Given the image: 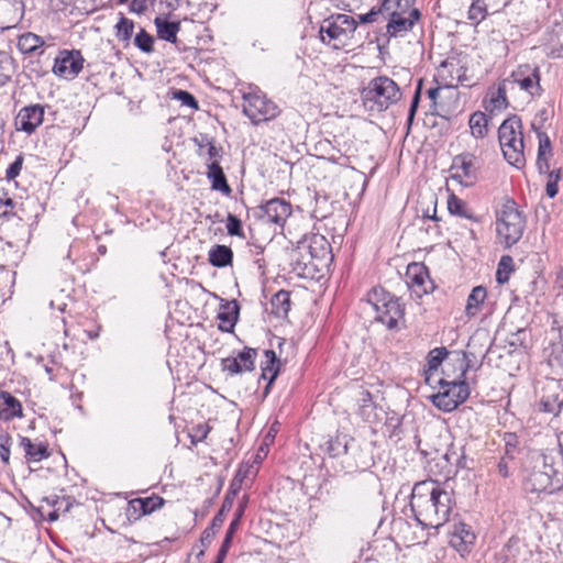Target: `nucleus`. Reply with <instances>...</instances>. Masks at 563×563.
Listing matches in <instances>:
<instances>
[{
  "label": "nucleus",
  "mask_w": 563,
  "mask_h": 563,
  "mask_svg": "<svg viewBox=\"0 0 563 563\" xmlns=\"http://www.w3.org/2000/svg\"><path fill=\"white\" fill-rule=\"evenodd\" d=\"M173 98L180 101L183 106L191 109H198V101L192 93L187 90L177 89L173 92Z\"/></svg>",
  "instance_id": "obj_50"
},
{
  "label": "nucleus",
  "mask_w": 563,
  "mask_h": 563,
  "mask_svg": "<svg viewBox=\"0 0 563 563\" xmlns=\"http://www.w3.org/2000/svg\"><path fill=\"white\" fill-rule=\"evenodd\" d=\"M420 16L421 13L418 9L411 10L408 15H400L395 12L390 13V15H386V35L389 37L405 36L412 30L415 23L419 21Z\"/></svg>",
  "instance_id": "obj_15"
},
{
  "label": "nucleus",
  "mask_w": 563,
  "mask_h": 563,
  "mask_svg": "<svg viewBox=\"0 0 563 563\" xmlns=\"http://www.w3.org/2000/svg\"><path fill=\"white\" fill-rule=\"evenodd\" d=\"M14 71L13 59L7 53L0 51V87L10 81Z\"/></svg>",
  "instance_id": "obj_37"
},
{
  "label": "nucleus",
  "mask_w": 563,
  "mask_h": 563,
  "mask_svg": "<svg viewBox=\"0 0 563 563\" xmlns=\"http://www.w3.org/2000/svg\"><path fill=\"white\" fill-rule=\"evenodd\" d=\"M22 14V0H0V24H7L2 27H8L10 23L19 22Z\"/></svg>",
  "instance_id": "obj_21"
},
{
  "label": "nucleus",
  "mask_w": 563,
  "mask_h": 563,
  "mask_svg": "<svg viewBox=\"0 0 563 563\" xmlns=\"http://www.w3.org/2000/svg\"><path fill=\"white\" fill-rule=\"evenodd\" d=\"M468 125L474 137L483 139L487 134L488 120L484 112L476 111L470 117Z\"/></svg>",
  "instance_id": "obj_34"
},
{
  "label": "nucleus",
  "mask_w": 563,
  "mask_h": 563,
  "mask_svg": "<svg viewBox=\"0 0 563 563\" xmlns=\"http://www.w3.org/2000/svg\"><path fill=\"white\" fill-rule=\"evenodd\" d=\"M563 172L561 169L549 173L545 191L549 198H554L559 192L558 183L562 179Z\"/></svg>",
  "instance_id": "obj_48"
},
{
  "label": "nucleus",
  "mask_w": 563,
  "mask_h": 563,
  "mask_svg": "<svg viewBox=\"0 0 563 563\" xmlns=\"http://www.w3.org/2000/svg\"><path fill=\"white\" fill-rule=\"evenodd\" d=\"M415 1L416 0H384L383 10H385L386 15H390L393 12L400 15H408L410 11L415 9Z\"/></svg>",
  "instance_id": "obj_35"
},
{
  "label": "nucleus",
  "mask_w": 563,
  "mask_h": 563,
  "mask_svg": "<svg viewBox=\"0 0 563 563\" xmlns=\"http://www.w3.org/2000/svg\"><path fill=\"white\" fill-rule=\"evenodd\" d=\"M545 351L549 365L563 371V338L559 332L552 330V338Z\"/></svg>",
  "instance_id": "obj_25"
},
{
  "label": "nucleus",
  "mask_w": 563,
  "mask_h": 563,
  "mask_svg": "<svg viewBox=\"0 0 563 563\" xmlns=\"http://www.w3.org/2000/svg\"><path fill=\"white\" fill-rule=\"evenodd\" d=\"M134 45L143 53L150 54L154 49V37L141 29L134 37Z\"/></svg>",
  "instance_id": "obj_42"
},
{
  "label": "nucleus",
  "mask_w": 563,
  "mask_h": 563,
  "mask_svg": "<svg viewBox=\"0 0 563 563\" xmlns=\"http://www.w3.org/2000/svg\"><path fill=\"white\" fill-rule=\"evenodd\" d=\"M487 296L486 288L483 286H476L472 289L471 294L467 297V302L465 307V314L468 318L475 317Z\"/></svg>",
  "instance_id": "obj_29"
},
{
  "label": "nucleus",
  "mask_w": 563,
  "mask_h": 563,
  "mask_svg": "<svg viewBox=\"0 0 563 563\" xmlns=\"http://www.w3.org/2000/svg\"><path fill=\"white\" fill-rule=\"evenodd\" d=\"M362 95L365 102H373L376 106L377 111L386 110L401 98L398 85L387 76L372 79L363 89Z\"/></svg>",
  "instance_id": "obj_7"
},
{
  "label": "nucleus",
  "mask_w": 563,
  "mask_h": 563,
  "mask_svg": "<svg viewBox=\"0 0 563 563\" xmlns=\"http://www.w3.org/2000/svg\"><path fill=\"white\" fill-rule=\"evenodd\" d=\"M379 16L386 18V12L383 10V3L378 8H372L369 12L365 13V21L368 23L378 21Z\"/></svg>",
  "instance_id": "obj_58"
},
{
  "label": "nucleus",
  "mask_w": 563,
  "mask_h": 563,
  "mask_svg": "<svg viewBox=\"0 0 563 563\" xmlns=\"http://www.w3.org/2000/svg\"><path fill=\"white\" fill-rule=\"evenodd\" d=\"M147 9V0H132L130 4V10L137 14H142Z\"/></svg>",
  "instance_id": "obj_60"
},
{
  "label": "nucleus",
  "mask_w": 563,
  "mask_h": 563,
  "mask_svg": "<svg viewBox=\"0 0 563 563\" xmlns=\"http://www.w3.org/2000/svg\"><path fill=\"white\" fill-rule=\"evenodd\" d=\"M85 59L79 51H60L55 58L53 73L65 79H74L81 71Z\"/></svg>",
  "instance_id": "obj_12"
},
{
  "label": "nucleus",
  "mask_w": 563,
  "mask_h": 563,
  "mask_svg": "<svg viewBox=\"0 0 563 563\" xmlns=\"http://www.w3.org/2000/svg\"><path fill=\"white\" fill-rule=\"evenodd\" d=\"M406 277L408 287L418 298L434 289L433 282L430 279L428 269L423 264H409Z\"/></svg>",
  "instance_id": "obj_14"
},
{
  "label": "nucleus",
  "mask_w": 563,
  "mask_h": 563,
  "mask_svg": "<svg viewBox=\"0 0 563 563\" xmlns=\"http://www.w3.org/2000/svg\"><path fill=\"white\" fill-rule=\"evenodd\" d=\"M510 78L514 84L531 97L541 95L539 67L529 64L520 65L512 71Z\"/></svg>",
  "instance_id": "obj_13"
},
{
  "label": "nucleus",
  "mask_w": 563,
  "mask_h": 563,
  "mask_svg": "<svg viewBox=\"0 0 563 563\" xmlns=\"http://www.w3.org/2000/svg\"><path fill=\"white\" fill-rule=\"evenodd\" d=\"M216 533L217 532L214 530L210 529L209 527L206 528L200 538L202 545L208 547L211 543V541L213 540Z\"/></svg>",
  "instance_id": "obj_62"
},
{
  "label": "nucleus",
  "mask_w": 563,
  "mask_h": 563,
  "mask_svg": "<svg viewBox=\"0 0 563 563\" xmlns=\"http://www.w3.org/2000/svg\"><path fill=\"white\" fill-rule=\"evenodd\" d=\"M468 20L478 25L487 15V5L484 0H473L468 9Z\"/></svg>",
  "instance_id": "obj_39"
},
{
  "label": "nucleus",
  "mask_w": 563,
  "mask_h": 563,
  "mask_svg": "<svg viewBox=\"0 0 563 563\" xmlns=\"http://www.w3.org/2000/svg\"><path fill=\"white\" fill-rule=\"evenodd\" d=\"M20 446L24 451V456L27 462H40L48 457V448L44 443H33L31 439L22 437L20 440Z\"/></svg>",
  "instance_id": "obj_26"
},
{
  "label": "nucleus",
  "mask_w": 563,
  "mask_h": 563,
  "mask_svg": "<svg viewBox=\"0 0 563 563\" xmlns=\"http://www.w3.org/2000/svg\"><path fill=\"white\" fill-rule=\"evenodd\" d=\"M23 165L22 155L16 156L13 163H11L7 169L5 178L7 180H13L20 174Z\"/></svg>",
  "instance_id": "obj_57"
},
{
  "label": "nucleus",
  "mask_w": 563,
  "mask_h": 563,
  "mask_svg": "<svg viewBox=\"0 0 563 563\" xmlns=\"http://www.w3.org/2000/svg\"><path fill=\"white\" fill-rule=\"evenodd\" d=\"M350 440L346 437H338L334 441L329 442L328 453L332 457H336L342 453L346 454L349 451Z\"/></svg>",
  "instance_id": "obj_47"
},
{
  "label": "nucleus",
  "mask_w": 563,
  "mask_h": 563,
  "mask_svg": "<svg viewBox=\"0 0 563 563\" xmlns=\"http://www.w3.org/2000/svg\"><path fill=\"white\" fill-rule=\"evenodd\" d=\"M22 405L9 391H0V418L3 420H11L13 418H21Z\"/></svg>",
  "instance_id": "obj_24"
},
{
  "label": "nucleus",
  "mask_w": 563,
  "mask_h": 563,
  "mask_svg": "<svg viewBox=\"0 0 563 563\" xmlns=\"http://www.w3.org/2000/svg\"><path fill=\"white\" fill-rule=\"evenodd\" d=\"M503 441L505 443V456L514 460L520 451L518 435L515 432H505Z\"/></svg>",
  "instance_id": "obj_41"
},
{
  "label": "nucleus",
  "mask_w": 563,
  "mask_h": 563,
  "mask_svg": "<svg viewBox=\"0 0 563 563\" xmlns=\"http://www.w3.org/2000/svg\"><path fill=\"white\" fill-rule=\"evenodd\" d=\"M519 133H522L520 118L512 115L506 119L498 129V141L500 147L517 141Z\"/></svg>",
  "instance_id": "obj_20"
},
{
  "label": "nucleus",
  "mask_w": 563,
  "mask_h": 563,
  "mask_svg": "<svg viewBox=\"0 0 563 563\" xmlns=\"http://www.w3.org/2000/svg\"><path fill=\"white\" fill-rule=\"evenodd\" d=\"M243 514H244V505L241 504L238 507V509L235 510L233 520L229 525V528H228V530L225 532V537H224V539L222 541V544H224L227 547H231L233 536H234L238 527L240 526V521H241V518H242Z\"/></svg>",
  "instance_id": "obj_43"
},
{
  "label": "nucleus",
  "mask_w": 563,
  "mask_h": 563,
  "mask_svg": "<svg viewBox=\"0 0 563 563\" xmlns=\"http://www.w3.org/2000/svg\"><path fill=\"white\" fill-rule=\"evenodd\" d=\"M227 230H228L229 235H232V236H242L243 235L242 222L236 216H234L232 213L228 214Z\"/></svg>",
  "instance_id": "obj_53"
},
{
  "label": "nucleus",
  "mask_w": 563,
  "mask_h": 563,
  "mask_svg": "<svg viewBox=\"0 0 563 563\" xmlns=\"http://www.w3.org/2000/svg\"><path fill=\"white\" fill-rule=\"evenodd\" d=\"M409 506L419 525L438 529L450 518L452 494L435 481H422L412 487Z\"/></svg>",
  "instance_id": "obj_1"
},
{
  "label": "nucleus",
  "mask_w": 563,
  "mask_h": 563,
  "mask_svg": "<svg viewBox=\"0 0 563 563\" xmlns=\"http://www.w3.org/2000/svg\"><path fill=\"white\" fill-rule=\"evenodd\" d=\"M367 301L376 312V320L385 324L389 330L398 329L399 323L405 321V307L400 299L386 291L384 288L375 287L367 294Z\"/></svg>",
  "instance_id": "obj_4"
},
{
  "label": "nucleus",
  "mask_w": 563,
  "mask_h": 563,
  "mask_svg": "<svg viewBox=\"0 0 563 563\" xmlns=\"http://www.w3.org/2000/svg\"><path fill=\"white\" fill-rule=\"evenodd\" d=\"M460 537H464L466 542H475L476 537L471 527L464 522H459L453 526V530L450 532Z\"/></svg>",
  "instance_id": "obj_52"
},
{
  "label": "nucleus",
  "mask_w": 563,
  "mask_h": 563,
  "mask_svg": "<svg viewBox=\"0 0 563 563\" xmlns=\"http://www.w3.org/2000/svg\"><path fill=\"white\" fill-rule=\"evenodd\" d=\"M448 210L451 214L457 216L460 218H464L472 221L478 220V218L467 208L466 202L456 197L455 195H451L449 197Z\"/></svg>",
  "instance_id": "obj_32"
},
{
  "label": "nucleus",
  "mask_w": 563,
  "mask_h": 563,
  "mask_svg": "<svg viewBox=\"0 0 563 563\" xmlns=\"http://www.w3.org/2000/svg\"><path fill=\"white\" fill-rule=\"evenodd\" d=\"M264 355L266 362L262 365V378L267 380L263 391V396L266 397L269 393L271 386L278 375L280 361L277 358L276 353L273 350H265Z\"/></svg>",
  "instance_id": "obj_22"
},
{
  "label": "nucleus",
  "mask_w": 563,
  "mask_h": 563,
  "mask_svg": "<svg viewBox=\"0 0 563 563\" xmlns=\"http://www.w3.org/2000/svg\"><path fill=\"white\" fill-rule=\"evenodd\" d=\"M512 271V258L505 255L500 258L498 269L496 273V279L499 284L508 282L509 274Z\"/></svg>",
  "instance_id": "obj_46"
},
{
  "label": "nucleus",
  "mask_w": 563,
  "mask_h": 563,
  "mask_svg": "<svg viewBox=\"0 0 563 563\" xmlns=\"http://www.w3.org/2000/svg\"><path fill=\"white\" fill-rule=\"evenodd\" d=\"M223 522H224V515L217 512V515L213 517L209 528L217 532L222 527Z\"/></svg>",
  "instance_id": "obj_64"
},
{
  "label": "nucleus",
  "mask_w": 563,
  "mask_h": 563,
  "mask_svg": "<svg viewBox=\"0 0 563 563\" xmlns=\"http://www.w3.org/2000/svg\"><path fill=\"white\" fill-rule=\"evenodd\" d=\"M355 30L354 19L347 14L339 13L322 21L319 34L322 43L334 49H340L346 45Z\"/></svg>",
  "instance_id": "obj_6"
},
{
  "label": "nucleus",
  "mask_w": 563,
  "mask_h": 563,
  "mask_svg": "<svg viewBox=\"0 0 563 563\" xmlns=\"http://www.w3.org/2000/svg\"><path fill=\"white\" fill-rule=\"evenodd\" d=\"M232 506H233V496H231L230 494H227L225 497L223 498L221 508L219 509L218 512L225 516V514L231 510Z\"/></svg>",
  "instance_id": "obj_63"
},
{
  "label": "nucleus",
  "mask_w": 563,
  "mask_h": 563,
  "mask_svg": "<svg viewBox=\"0 0 563 563\" xmlns=\"http://www.w3.org/2000/svg\"><path fill=\"white\" fill-rule=\"evenodd\" d=\"M44 42L42 37L32 33H27L21 36L19 41L20 49L26 53L34 52L37 47L42 46Z\"/></svg>",
  "instance_id": "obj_44"
},
{
  "label": "nucleus",
  "mask_w": 563,
  "mask_h": 563,
  "mask_svg": "<svg viewBox=\"0 0 563 563\" xmlns=\"http://www.w3.org/2000/svg\"><path fill=\"white\" fill-rule=\"evenodd\" d=\"M478 161L472 153H462L453 158L451 178L468 187L477 179Z\"/></svg>",
  "instance_id": "obj_10"
},
{
  "label": "nucleus",
  "mask_w": 563,
  "mask_h": 563,
  "mask_svg": "<svg viewBox=\"0 0 563 563\" xmlns=\"http://www.w3.org/2000/svg\"><path fill=\"white\" fill-rule=\"evenodd\" d=\"M240 307L236 300H221L218 319L220 320L219 329L224 332H231L239 320Z\"/></svg>",
  "instance_id": "obj_19"
},
{
  "label": "nucleus",
  "mask_w": 563,
  "mask_h": 563,
  "mask_svg": "<svg viewBox=\"0 0 563 563\" xmlns=\"http://www.w3.org/2000/svg\"><path fill=\"white\" fill-rule=\"evenodd\" d=\"M523 136L519 133L518 140L509 145L501 146V151L505 159L514 167L520 169L526 165V158L523 154Z\"/></svg>",
  "instance_id": "obj_23"
},
{
  "label": "nucleus",
  "mask_w": 563,
  "mask_h": 563,
  "mask_svg": "<svg viewBox=\"0 0 563 563\" xmlns=\"http://www.w3.org/2000/svg\"><path fill=\"white\" fill-rule=\"evenodd\" d=\"M11 439L8 434H0V457L4 464H9Z\"/></svg>",
  "instance_id": "obj_56"
},
{
  "label": "nucleus",
  "mask_w": 563,
  "mask_h": 563,
  "mask_svg": "<svg viewBox=\"0 0 563 563\" xmlns=\"http://www.w3.org/2000/svg\"><path fill=\"white\" fill-rule=\"evenodd\" d=\"M267 221L283 227L287 218L291 214V205L282 198L268 200L262 207Z\"/></svg>",
  "instance_id": "obj_18"
},
{
  "label": "nucleus",
  "mask_w": 563,
  "mask_h": 563,
  "mask_svg": "<svg viewBox=\"0 0 563 563\" xmlns=\"http://www.w3.org/2000/svg\"><path fill=\"white\" fill-rule=\"evenodd\" d=\"M507 460H510L509 457L503 456L497 465L498 467V474L507 478L510 475L509 466Z\"/></svg>",
  "instance_id": "obj_61"
},
{
  "label": "nucleus",
  "mask_w": 563,
  "mask_h": 563,
  "mask_svg": "<svg viewBox=\"0 0 563 563\" xmlns=\"http://www.w3.org/2000/svg\"><path fill=\"white\" fill-rule=\"evenodd\" d=\"M133 503H137L140 505V509L143 515H148L162 508L165 500L159 496L153 495L147 498H136Z\"/></svg>",
  "instance_id": "obj_40"
},
{
  "label": "nucleus",
  "mask_w": 563,
  "mask_h": 563,
  "mask_svg": "<svg viewBox=\"0 0 563 563\" xmlns=\"http://www.w3.org/2000/svg\"><path fill=\"white\" fill-rule=\"evenodd\" d=\"M441 67L450 68L449 71H450L451 78L452 79L456 78V80L461 84L464 82L465 79L460 74V71L462 70V67H460L459 64L455 63L454 59H446V60L442 62Z\"/></svg>",
  "instance_id": "obj_55"
},
{
  "label": "nucleus",
  "mask_w": 563,
  "mask_h": 563,
  "mask_svg": "<svg viewBox=\"0 0 563 563\" xmlns=\"http://www.w3.org/2000/svg\"><path fill=\"white\" fill-rule=\"evenodd\" d=\"M154 23L156 26L157 36L161 40H164L173 44L177 42V33L180 30L179 21H168L166 19L157 16L155 18Z\"/></svg>",
  "instance_id": "obj_27"
},
{
  "label": "nucleus",
  "mask_w": 563,
  "mask_h": 563,
  "mask_svg": "<svg viewBox=\"0 0 563 563\" xmlns=\"http://www.w3.org/2000/svg\"><path fill=\"white\" fill-rule=\"evenodd\" d=\"M192 142L198 147L197 155L199 157L205 156L203 150L206 146L208 147V163H206V175L211 184V189L214 191H220L225 196H229L232 189L228 184L222 167L220 166V161L223 156L222 146L217 145L214 139L208 134H200L199 136L194 137Z\"/></svg>",
  "instance_id": "obj_3"
},
{
  "label": "nucleus",
  "mask_w": 563,
  "mask_h": 563,
  "mask_svg": "<svg viewBox=\"0 0 563 563\" xmlns=\"http://www.w3.org/2000/svg\"><path fill=\"white\" fill-rule=\"evenodd\" d=\"M449 543L452 548H454L460 553V555L462 558H464L471 552L475 542H473V541L466 542L464 537H460V536L450 533Z\"/></svg>",
  "instance_id": "obj_45"
},
{
  "label": "nucleus",
  "mask_w": 563,
  "mask_h": 563,
  "mask_svg": "<svg viewBox=\"0 0 563 563\" xmlns=\"http://www.w3.org/2000/svg\"><path fill=\"white\" fill-rule=\"evenodd\" d=\"M243 113L253 124H258L275 119L279 114V108L256 88L243 95Z\"/></svg>",
  "instance_id": "obj_8"
},
{
  "label": "nucleus",
  "mask_w": 563,
  "mask_h": 563,
  "mask_svg": "<svg viewBox=\"0 0 563 563\" xmlns=\"http://www.w3.org/2000/svg\"><path fill=\"white\" fill-rule=\"evenodd\" d=\"M441 390L431 396L432 404L439 409L450 412L463 404L470 396L468 385L464 380H445L440 378Z\"/></svg>",
  "instance_id": "obj_9"
},
{
  "label": "nucleus",
  "mask_w": 563,
  "mask_h": 563,
  "mask_svg": "<svg viewBox=\"0 0 563 563\" xmlns=\"http://www.w3.org/2000/svg\"><path fill=\"white\" fill-rule=\"evenodd\" d=\"M421 87H422V79L419 80L418 86L415 91V95H413V98L411 100V104L409 108V111H411V117H415L416 112L418 110L420 97H421Z\"/></svg>",
  "instance_id": "obj_59"
},
{
  "label": "nucleus",
  "mask_w": 563,
  "mask_h": 563,
  "mask_svg": "<svg viewBox=\"0 0 563 563\" xmlns=\"http://www.w3.org/2000/svg\"><path fill=\"white\" fill-rule=\"evenodd\" d=\"M489 102L492 104V111L495 109H505L508 106L505 87L499 86L497 90L493 93Z\"/></svg>",
  "instance_id": "obj_51"
},
{
  "label": "nucleus",
  "mask_w": 563,
  "mask_h": 563,
  "mask_svg": "<svg viewBox=\"0 0 563 563\" xmlns=\"http://www.w3.org/2000/svg\"><path fill=\"white\" fill-rule=\"evenodd\" d=\"M257 351L252 347H244L235 357H225L221 361L223 371L231 375L251 372L255 367Z\"/></svg>",
  "instance_id": "obj_16"
},
{
  "label": "nucleus",
  "mask_w": 563,
  "mask_h": 563,
  "mask_svg": "<svg viewBox=\"0 0 563 563\" xmlns=\"http://www.w3.org/2000/svg\"><path fill=\"white\" fill-rule=\"evenodd\" d=\"M526 228V219L514 201H507L497 213L496 232L498 243L505 249L517 244Z\"/></svg>",
  "instance_id": "obj_5"
},
{
  "label": "nucleus",
  "mask_w": 563,
  "mask_h": 563,
  "mask_svg": "<svg viewBox=\"0 0 563 563\" xmlns=\"http://www.w3.org/2000/svg\"><path fill=\"white\" fill-rule=\"evenodd\" d=\"M448 354H449V352L445 347H435L428 353V356H427V367L428 368L424 371L427 383H430L432 373L438 371L439 366L444 361V358L448 356Z\"/></svg>",
  "instance_id": "obj_31"
},
{
  "label": "nucleus",
  "mask_w": 563,
  "mask_h": 563,
  "mask_svg": "<svg viewBox=\"0 0 563 563\" xmlns=\"http://www.w3.org/2000/svg\"><path fill=\"white\" fill-rule=\"evenodd\" d=\"M44 107L41 104H31L22 108L16 118L15 125L27 134L33 133L43 122Z\"/></svg>",
  "instance_id": "obj_17"
},
{
  "label": "nucleus",
  "mask_w": 563,
  "mask_h": 563,
  "mask_svg": "<svg viewBox=\"0 0 563 563\" xmlns=\"http://www.w3.org/2000/svg\"><path fill=\"white\" fill-rule=\"evenodd\" d=\"M529 339L530 331L526 328H519L515 332L510 333L506 339V343L509 346V353L516 352L519 349L526 350Z\"/></svg>",
  "instance_id": "obj_33"
},
{
  "label": "nucleus",
  "mask_w": 563,
  "mask_h": 563,
  "mask_svg": "<svg viewBox=\"0 0 563 563\" xmlns=\"http://www.w3.org/2000/svg\"><path fill=\"white\" fill-rule=\"evenodd\" d=\"M272 313L277 318H286L290 310V292L287 290L277 291L271 299Z\"/></svg>",
  "instance_id": "obj_30"
},
{
  "label": "nucleus",
  "mask_w": 563,
  "mask_h": 563,
  "mask_svg": "<svg viewBox=\"0 0 563 563\" xmlns=\"http://www.w3.org/2000/svg\"><path fill=\"white\" fill-rule=\"evenodd\" d=\"M523 488L529 493L553 494L563 487V454L531 451L525 463Z\"/></svg>",
  "instance_id": "obj_2"
},
{
  "label": "nucleus",
  "mask_w": 563,
  "mask_h": 563,
  "mask_svg": "<svg viewBox=\"0 0 563 563\" xmlns=\"http://www.w3.org/2000/svg\"><path fill=\"white\" fill-rule=\"evenodd\" d=\"M208 256L212 266L221 268L231 265L233 252L227 245L217 244L210 249Z\"/></svg>",
  "instance_id": "obj_28"
},
{
  "label": "nucleus",
  "mask_w": 563,
  "mask_h": 563,
  "mask_svg": "<svg viewBox=\"0 0 563 563\" xmlns=\"http://www.w3.org/2000/svg\"><path fill=\"white\" fill-rule=\"evenodd\" d=\"M562 402L556 398L543 397L540 401V410L553 416H558L561 411Z\"/></svg>",
  "instance_id": "obj_49"
},
{
  "label": "nucleus",
  "mask_w": 563,
  "mask_h": 563,
  "mask_svg": "<svg viewBox=\"0 0 563 563\" xmlns=\"http://www.w3.org/2000/svg\"><path fill=\"white\" fill-rule=\"evenodd\" d=\"M538 137H539L538 155L550 157L552 147H551V141H550L549 136L544 132H538Z\"/></svg>",
  "instance_id": "obj_54"
},
{
  "label": "nucleus",
  "mask_w": 563,
  "mask_h": 563,
  "mask_svg": "<svg viewBox=\"0 0 563 563\" xmlns=\"http://www.w3.org/2000/svg\"><path fill=\"white\" fill-rule=\"evenodd\" d=\"M134 32V22L123 14H121L118 23L115 24V35L122 41L129 43Z\"/></svg>",
  "instance_id": "obj_38"
},
{
  "label": "nucleus",
  "mask_w": 563,
  "mask_h": 563,
  "mask_svg": "<svg viewBox=\"0 0 563 563\" xmlns=\"http://www.w3.org/2000/svg\"><path fill=\"white\" fill-rule=\"evenodd\" d=\"M520 552V542L516 538H510L498 554L500 563H516Z\"/></svg>",
  "instance_id": "obj_36"
},
{
  "label": "nucleus",
  "mask_w": 563,
  "mask_h": 563,
  "mask_svg": "<svg viewBox=\"0 0 563 563\" xmlns=\"http://www.w3.org/2000/svg\"><path fill=\"white\" fill-rule=\"evenodd\" d=\"M297 250L302 261H306L307 257H309L311 262L316 261L321 263L331 257L330 244L323 235L319 234L305 236L301 241L298 242Z\"/></svg>",
  "instance_id": "obj_11"
}]
</instances>
